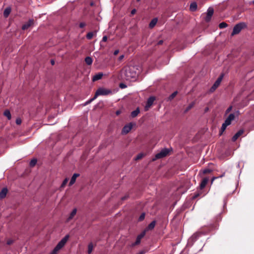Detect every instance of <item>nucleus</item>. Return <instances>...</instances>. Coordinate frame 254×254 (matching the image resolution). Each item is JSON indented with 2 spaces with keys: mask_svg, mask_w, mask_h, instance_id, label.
I'll return each instance as SVG.
<instances>
[{
  "mask_svg": "<svg viewBox=\"0 0 254 254\" xmlns=\"http://www.w3.org/2000/svg\"><path fill=\"white\" fill-rule=\"evenodd\" d=\"M158 19L157 18H154L151 20L149 23V26L150 28H153L157 22Z\"/></svg>",
  "mask_w": 254,
  "mask_h": 254,
  "instance_id": "24",
  "label": "nucleus"
},
{
  "mask_svg": "<svg viewBox=\"0 0 254 254\" xmlns=\"http://www.w3.org/2000/svg\"><path fill=\"white\" fill-rule=\"evenodd\" d=\"M244 133L243 129H240L235 135L232 137V140L233 142L236 141L239 136H240Z\"/></svg>",
  "mask_w": 254,
  "mask_h": 254,
  "instance_id": "14",
  "label": "nucleus"
},
{
  "mask_svg": "<svg viewBox=\"0 0 254 254\" xmlns=\"http://www.w3.org/2000/svg\"><path fill=\"white\" fill-rule=\"evenodd\" d=\"M209 108L208 107L205 108V112H206L208 111Z\"/></svg>",
  "mask_w": 254,
  "mask_h": 254,
  "instance_id": "57",
  "label": "nucleus"
},
{
  "mask_svg": "<svg viewBox=\"0 0 254 254\" xmlns=\"http://www.w3.org/2000/svg\"><path fill=\"white\" fill-rule=\"evenodd\" d=\"M235 114L234 113L230 114L228 118H226L224 123L228 126L231 124V122L235 119Z\"/></svg>",
  "mask_w": 254,
  "mask_h": 254,
  "instance_id": "13",
  "label": "nucleus"
},
{
  "mask_svg": "<svg viewBox=\"0 0 254 254\" xmlns=\"http://www.w3.org/2000/svg\"><path fill=\"white\" fill-rule=\"evenodd\" d=\"M116 114L117 115H119L120 114V111H117Z\"/></svg>",
  "mask_w": 254,
  "mask_h": 254,
  "instance_id": "58",
  "label": "nucleus"
},
{
  "mask_svg": "<svg viewBox=\"0 0 254 254\" xmlns=\"http://www.w3.org/2000/svg\"><path fill=\"white\" fill-rule=\"evenodd\" d=\"M85 26V24L84 22H81L79 23V27L80 28H83Z\"/></svg>",
  "mask_w": 254,
  "mask_h": 254,
  "instance_id": "49",
  "label": "nucleus"
},
{
  "mask_svg": "<svg viewBox=\"0 0 254 254\" xmlns=\"http://www.w3.org/2000/svg\"><path fill=\"white\" fill-rule=\"evenodd\" d=\"M144 156V154L143 153H140L137 155L135 157V160H138L142 159Z\"/></svg>",
  "mask_w": 254,
  "mask_h": 254,
  "instance_id": "32",
  "label": "nucleus"
},
{
  "mask_svg": "<svg viewBox=\"0 0 254 254\" xmlns=\"http://www.w3.org/2000/svg\"><path fill=\"white\" fill-rule=\"evenodd\" d=\"M232 106H230L226 110V112H225V114H227L228 113H229L231 110H232Z\"/></svg>",
  "mask_w": 254,
  "mask_h": 254,
  "instance_id": "47",
  "label": "nucleus"
},
{
  "mask_svg": "<svg viewBox=\"0 0 254 254\" xmlns=\"http://www.w3.org/2000/svg\"><path fill=\"white\" fill-rule=\"evenodd\" d=\"M51 63L52 65H54L55 64V61L53 60H51Z\"/></svg>",
  "mask_w": 254,
  "mask_h": 254,
  "instance_id": "56",
  "label": "nucleus"
},
{
  "mask_svg": "<svg viewBox=\"0 0 254 254\" xmlns=\"http://www.w3.org/2000/svg\"><path fill=\"white\" fill-rule=\"evenodd\" d=\"M85 62L87 65H90L92 64V58L90 57H87L85 59Z\"/></svg>",
  "mask_w": 254,
  "mask_h": 254,
  "instance_id": "27",
  "label": "nucleus"
},
{
  "mask_svg": "<svg viewBox=\"0 0 254 254\" xmlns=\"http://www.w3.org/2000/svg\"><path fill=\"white\" fill-rule=\"evenodd\" d=\"M3 115L5 116L8 120H10L11 118L10 112L8 110H6L4 111Z\"/></svg>",
  "mask_w": 254,
  "mask_h": 254,
  "instance_id": "26",
  "label": "nucleus"
},
{
  "mask_svg": "<svg viewBox=\"0 0 254 254\" xmlns=\"http://www.w3.org/2000/svg\"><path fill=\"white\" fill-rule=\"evenodd\" d=\"M163 40H160L159 41H158V42H157L155 44V46H159V45H162L163 43Z\"/></svg>",
  "mask_w": 254,
  "mask_h": 254,
  "instance_id": "44",
  "label": "nucleus"
},
{
  "mask_svg": "<svg viewBox=\"0 0 254 254\" xmlns=\"http://www.w3.org/2000/svg\"><path fill=\"white\" fill-rule=\"evenodd\" d=\"M37 162V159L36 158H33L32 159L30 163H29V166L31 167H33L35 166V165L36 164Z\"/></svg>",
  "mask_w": 254,
  "mask_h": 254,
  "instance_id": "29",
  "label": "nucleus"
},
{
  "mask_svg": "<svg viewBox=\"0 0 254 254\" xmlns=\"http://www.w3.org/2000/svg\"><path fill=\"white\" fill-rule=\"evenodd\" d=\"M58 250L55 247L54 250L49 254H57Z\"/></svg>",
  "mask_w": 254,
  "mask_h": 254,
  "instance_id": "43",
  "label": "nucleus"
},
{
  "mask_svg": "<svg viewBox=\"0 0 254 254\" xmlns=\"http://www.w3.org/2000/svg\"><path fill=\"white\" fill-rule=\"evenodd\" d=\"M217 88H218V87H216V86L213 84V85L212 86V87L210 88V89L209 90L210 92H211V93L213 92Z\"/></svg>",
  "mask_w": 254,
  "mask_h": 254,
  "instance_id": "41",
  "label": "nucleus"
},
{
  "mask_svg": "<svg viewBox=\"0 0 254 254\" xmlns=\"http://www.w3.org/2000/svg\"><path fill=\"white\" fill-rule=\"evenodd\" d=\"M225 173H223L221 175L219 176V177H213L211 179V184L213 183V182L216 179L219 178H222L225 176Z\"/></svg>",
  "mask_w": 254,
  "mask_h": 254,
  "instance_id": "38",
  "label": "nucleus"
},
{
  "mask_svg": "<svg viewBox=\"0 0 254 254\" xmlns=\"http://www.w3.org/2000/svg\"><path fill=\"white\" fill-rule=\"evenodd\" d=\"M68 181V179L67 178H65L61 186V188H64L65 187V186L66 185L67 182Z\"/></svg>",
  "mask_w": 254,
  "mask_h": 254,
  "instance_id": "37",
  "label": "nucleus"
},
{
  "mask_svg": "<svg viewBox=\"0 0 254 254\" xmlns=\"http://www.w3.org/2000/svg\"><path fill=\"white\" fill-rule=\"evenodd\" d=\"M227 126H228V125L226 124V123H224L222 125V127H221V129H220V130L219 133V135L220 136H221L223 134V132L225 130Z\"/></svg>",
  "mask_w": 254,
  "mask_h": 254,
  "instance_id": "25",
  "label": "nucleus"
},
{
  "mask_svg": "<svg viewBox=\"0 0 254 254\" xmlns=\"http://www.w3.org/2000/svg\"><path fill=\"white\" fill-rule=\"evenodd\" d=\"M96 32H88L87 34V35H86L87 39H88V40L91 39L93 38L94 33L96 34Z\"/></svg>",
  "mask_w": 254,
  "mask_h": 254,
  "instance_id": "30",
  "label": "nucleus"
},
{
  "mask_svg": "<svg viewBox=\"0 0 254 254\" xmlns=\"http://www.w3.org/2000/svg\"><path fill=\"white\" fill-rule=\"evenodd\" d=\"M201 194H202V192L201 190H200V191L195 192L194 193V195L192 197V199H194L196 198L197 197L201 195Z\"/></svg>",
  "mask_w": 254,
  "mask_h": 254,
  "instance_id": "33",
  "label": "nucleus"
},
{
  "mask_svg": "<svg viewBox=\"0 0 254 254\" xmlns=\"http://www.w3.org/2000/svg\"><path fill=\"white\" fill-rule=\"evenodd\" d=\"M169 149L166 148H163L160 151V152L155 155L154 158L152 159L153 161H155L157 159H161L166 157L169 154Z\"/></svg>",
  "mask_w": 254,
  "mask_h": 254,
  "instance_id": "3",
  "label": "nucleus"
},
{
  "mask_svg": "<svg viewBox=\"0 0 254 254\" xmlns=\"http://www.w3.org/2000/svg\"><path fill=\"white\" fill-rule=\"evenodd\" d=\"M132 127V125L131 123H130L127 125H126L123 128L122 132L123 134H127L128 133Z\"/></svg>",
  "mask_w": 254,
  "mask_h": 254,
  "instance_id": "10",
  "label": "nucleus"
},
{
  "mask_svg": "<svg viewBox=\"0 0 254 254\" xmlns=\"http://www.w3.org/2000/svg\"><path fill=\"white\" fill-rule=\"evenodd\" d=\"M134 68L132 67H128L125 70V74L127 80H131L136 78L137 73L134 71Z\"/></svg>",
  "mask_w": 254,
  "mask_h": 254,
  "instance_id": "2",
  "label": "nucleus"
},
{
  "mask_svg": "<svg viewBox=\"0 0 254 254\" xmlns=\"http://www.w3.org/2000/svg\"><path fill=\"white\" fill-rule=\"evenodd\" d=\"M93 250V246L92 244H90L88 247V253L90 254Z\"/></svg>",
  "mask_w": 254,
  "mask_h": 254,
  "instance_id": "39",
  "label": "nucleus"
},
{
  "mask_svg": "<svg viewBox=\"0 0 254 254\" xmlns=\"http://www.w3.org/2000/svg\"><path fill=\"white\" fill-rule=\"evenodd\" d=\"M177 93H178V92L177 91H175L173 93H172L169 96L168 100L171 101L172 100H173L176 97V96L177 95Z\"/></svg>",
  "mask_w": 254,
  "mask_h": 254,
  "instance_id": "31",
  "label": "nucleus"
},
{
  "mask_svg": "<svg viewBox=\"0 0 254 254\" xmlns=\"http://www.w3.org/2000/svg\"><path fill=\"white\" fill-rule=\"evenodd\" d=\"M155 100V98L154 96H150L147 100L146 105L144 107V110L145 111L148 110L149 108L152 105L154 101Z\"/></svg>",
  "mask_w": 254,
  "mask_h": 254,
  "instance_id": "7",
  "label": "nucleus"
},
{
  "mask_svg": "<svg viewBox=\"0 0 254 254\" xmlns=\"http://www.w3.org/2000/svg\"><path fill=\"white\" fill-rule=\"evenodd\" d=\"M214 13V10L212 8L209 7L207 10V15L205 17V20L206 22H209L211 19V17Z\"/></svg>",
  "mask_w": 254,
  "mask_h": 254,
  "instance_id": "9",
  "label": "nucleus"
},
{
  "mask_svg": "<svg viewBox=\"0 0 254 254\" xmlns=\"http://www.w3.org/2000/svg\"><path fill=\"white\" fill-rule=\"evenodd\" d=\"M220 220V218H219V219H217V220L215 221V222L214 223L211 224L209 225L210 231H213V230H215L218 229V226H219L218 222Z\"/></svg>",
  "mask_w": 254,
  "mask_h": 254,
  "instance_id": "11",
  "label": "nucleus"
},
{
  "mask_svg": "<svg viewBox=\"0 0 254 254\" xmlns=\"http://www.w3.org/2000/svg\"><path fill=\"white\" fill-rule=\"evenodd\" d=\"M76 212H77L76 208H74L72 210L71 213H70L68 217L67 218V221H69L70 220H71L74 217V216L76 215Z\"/></svg>",
  "mask_w": 254,
  "mask_h": 254,
  "instance_id": "21",
  "label": "nucleus"
},
{
  "mask_svg": "<svg viewBox=\"0 0 254 254\" xmlns=\"http://www.w3.org/2000/svg\"><path fill=\"white\" fill-rule=\"evenodd\" d=\"M248 27V25L246 22H241L236 24L234 28L233 31L231 34L232 36L238 34L242 29L247 28Z\"/></svg>",
  "mask_w": 254,
  "mask_h": 254,
  "instance_id": "1",
  "label": "nucleus"
},
{
  "mask_svg": "<svg viewBox=\"0 0 254 254\" xmlns=\"http://www.w3.org/2000/svg\"><path fill=\"white\" fill-rule=\"evenodd\" d=\"M79 176H80L79 174L74 173L72 175V177H71V178L70 179V181L69 183V186H71L72 185H73L75 183V181H76V178L78 177H79Z\"/></svg>",
  "mask_w": 254,
  "mask_h": 254,
  "instance_id": "16",
  "label": "nucleus"
},
{
  "mask_svg": "<svg viewBox=\"0 0 254 254\" xmlns=\"http://www.w3.org/2000/svg\"><path fill=\"white\" fill-rule=\"evenodd\" d=\"M212 172V170L210 169H205L203 170V173L204 174H208Z\"/></svg>",
  "mask_w": 254,
  "mask_h": 254,
  "instance_id": "42",
  "label": "nucleus"
},
{
  "mask_svg": "<svg viewBox=\"0 0 254 254\" xmlns=\"http://www.w3.org/2000/svg\"><path fill=\"white\" fill-rule=\"evenodd\" d=\"M145 216V213L144 212L142 213L138 218V222L142 221L144 219Z\"/></svg>",
  "mask_w": 254,
  "mask_h": 254,
  "instance_id": "34",
  "label": "nucleus"
},
{
  "mask_svg": "<svg viewBox=\"0 0 254 254\" xmlns=\"http://www.w3.org/2000/svg\"><path fill=\"white\" fill-rule=\"evenodd\" d=\"M141 0H136L137 1H140Z\"/></svg>",
  "mask_w": 254,
  "mask_h": 254,
  "instance_id": "60",
  "label": "nucleus"
},
{
  "mask_svg": "<svg viewBox=\"0 0 254 254\" xmlns=\"http://www.w3.org/2000/svg\"><path fill=\"white\" fill-rule=\"evenodd\" d=\"M213 84L214 85L216 86V87H218V86L220 85V83H219V82H218L216 80Z\"/></svg>",
  "mask_w": 254,
  "mask_h": 254,
  "instance_id": "52",
  "label": "nucleus"
},
{
  "mask_svg": "<svg viewBox=\"0 0 254 254\" xmlns=\"http://www.w3.org/2000/svg\"><path fill=\"white\" fill-rule=\"evenodd\" d=\"M107 39H108L107 36H103L102 41L103 42H105L107 41Z\"/></svg>",
  "mask_w": 254,
  "mask_h": 254,
  "instance_id": "50",
  "label": "nucleus"
},
{
  "mask_svg": "<svg viewBox=\"0 0 254 254\" xmlns=\"http://www.w3.org/2000/svg\"><path fill=\"white\" fill-rule=\"evenodd\" d=\"M208 180L209 179L208 178H204L202 179L199 185V188L200 190H202L205 188L208 182Z\"/></svg>",
  "mask_w": 254,
  "mask_h": 254,
  "instance_id": "15",
  "label": "nucleus"
},
{
  "mask_svg": "<svg viewBox=\"0 0 254 254\" xmlns=\"http://www.w3.org/2000/svg\"><path fill=\"white\" fill-rule=\"evenodd\" d=\"M197 4L196 2H192L190 6V10L191 11L194 12L197 10Z\"/></svg>",
  "mask_w": 254,
  "mask_h": 254,
  "instance_id": "20",
  "label": "nucleus"
},
{
  "mask_svg": "<svg viewBox=\"0 0 254 254\" xmlns=\"http://www.w3.org/2000/svg\"><path fill=\"white\" fill-rule=\"evenodd\" d=\"M119 86L122 89L125 88L127 87L125 84L123 83H120Z\"/></svg>",
  "mask_w": 254,
  "mask_h": 254,
  "instance_id": "46",
  "label": "nucleus"
},
{
  "mask_svg": "<svg viewBox=\"0 0 254 254\" xmlns=\"http://www.w3.org/2000/svg\"><path fill=\"white\" fill-rule=\"evenodd\" d=\"M119 52V50H115L114 51V55H115V56L117 55L118 54Z\"/></svg>",
  "mask_w": 254,
  "mask_h": 254,
  "instance_id": "53",
  "label": "nucleus"
},
{
  "mask_svg": "<svg viewBox=\"0 0 254 254\" xmlns=\"http://www.w3.org/2000/svg\"><path fill=\"white\" fill-rule=\"evenodd\" d=\"M15 123L18 125H20L21 124V120L20 118H17L16 120Z\"/></svg>",
  "mask_w": 254,
  "mask_h": 254,
  "instance_id": "45",
  "label": "nucleus"
},
{
  "mask_svg": "<svg viewBox=\"0 0 254 254\" xmlns=\"http://www.w3.org/2000/svg\"><path fill=\"white\" fill-rule=\"evenodd\" d=\"M124 57V56L123 55H121L119 57V60H122Z\"/></svg>",
  "mask_w": 254,
  "mask_h": 254,
  "instance_id": "55",
  "label": "nucleus"
},
{
  "mask_svg": "<svg viewBox=\"0 0 254 254\" xmlns=\"http://www.w3.org/2000/svg\"><path fill=\"white\" fill-rule=\"evenodd\" d=\"M155 225L156 221L153 220L147 226V227L144 230H146V232L147 231L151 230L154 228Z\"/></svg>",
  "mask_w": 254,
  "mask_h": 254,
  "instance_id": "18",
  "label": "nucleus"
},
{
  "mask_svg": "<svg viewBox=\"0 0 254 254\" xmlns=\"http://www.w3.org/2000/svg\"><path fill=\"white\" fill-rule=\"evenodd\" d=\"M8 192V190L6 188H3L0 191V199H3L5 196Z\"/></svg>",
  "mask_w": 254,
  "mask_h": 254,
  "instance_id": "17",
  "label": "nucleus"
},
{
  "mask_svg": "<svg viewBox=\"0 0 254 254\" xmlns=\"http://www.w3.org/2000/svg\"><path fill=\"white\" fill-rule=\"evenodd\" d=\"M11 11V9L10 7H6L3 11V16L5 18L9 16Z\"/></svg>",
  "mask_w": 254,
  "mask_h": 254,
  "instance_id": "23",
  "label": "nucleus"
},
{
  "mask_svg": "<svg viewBox=\"0 0 254 254\" xmlns=\"http://www.w3.org/2000/svg\"><path fill=\"white\" fill-rule=\"evenodd\" d=\"M112 93V91L110 89H107L104 88H99L95 92L94 95V98H96L98 96L107 95L111 94Z\"/></svg>",
  "mask_w": 254,
  "mask_h": 254,
  "instance_id": "4",
  "label": "nucleus"
},
{
  "mask_svg": "<svg viewBox=\"0 0 254 254\" xmlns=\"http://www.w3.org/2000/svg\"><path fill=\"white\" fill-rule=\"evenodd\" d=\"M128 195L124 196L122 197V200H125L127 199L128 198Z\"/></svg>",
  "mask_w": 254,
  "mask_h": 254,
  "instance_id": "54",
  "label": "nucleus"
},
{
  "mask_svg": "<svg viewBox=\"0 0 254 254\" xmlns=\"http://www.w3.org/2000/svg\"><path fill=\"white\" fill-rule=\"evenodd\" d=\"M224 74L223 73H221L220 76H219V77L217 79L216 81H218V82H219V83H220L224 77Z\"/></svg>",
  "mask_w": 254,
  "mask_h": 254,
  "instance_id": "36",
  "label": "nucleus"
},
{
  "mask_svg": "<svg viewBox=\"0 0 254 254\" xmlns=\"http://www.w3.org/2000/svg\"><path fill=\"white\" fill-rule=\"evenodd\" d=\"M69 238V235H65L57 245L55 247L58 250H61L64 247Z\"/></svg>",
  "mask_w": 254,
  "mask_h": 254,
  "instance_id": "5",
  "label": "nucleus"
},
{
  "mask_svg": "<svg viewBox=\"0 0 254 254\" xmlns=\"http://www.w3.org/2000/svg\"><path fill=\"white\" fill-rule=\"evenodd\" d=\"M103 76V74L102 72H99L95 75H94L92 77L93 81H95L98 80L102 78Z\"/></svg>",
  "mask_w": 254,
  "mask_h": 254,
  "instance_id": "19",
  "label": "nucleus"
},
{
  "mask_svg": "<svg viewBox=\"0 0 254 254\" xmlns=\"http://www.w3.org/2000/svg\"><path fill=\"white\" fill-rule=\"evenodd\" d=\"M95 99H96V98H94V96L92 98H91V99H90L88 100V101H86V102L84 104V106H86V105H88V104H90L91 102H92L93 101H94Z\"/></svg>",
  "mask_w": 254,
  "mask_h": 254,
  "instance_id": "40",
  "label": "nucleus"
},
{
  "mask_svg": "<svg viewBox=\"0 0 254 254\" xmlns=\"http://www.w3.org/2000/svg\"><path fill=\"white\" fill-rule=\"evenodd\" d=\"M252 3H253V4H254V0H253V1H252Z\"/></svg>",
  "mask_w": 254,
  "mask_h": 254,
  "instance_id": "61",
  "label": "nucleus"
},
{
  "mask_svg": "<svg viewBox=\"0 0 254 254\" xmlns=\"http://www.w3.org/2000/svg\"><path fill=\"white\" fill-rule=\"evenodd\" d=\"M227 26H228V24L226 22H221L219 24V27L220 29H223V28H226Z\"/></svg>",
  "mask_w": 254,
  "mask_h": 254,
  "instance_id": "35",
  "label": "nucleus"
},
{
  "mask_svg": "<svg viewBox=\"0 0 254 254\" xmlns=\"http://www.w3.org/2000/svg\"><path fill=\"white\" fill-rule=\"evenodd\" d=\"M12 243H13V241H12V240H8V241H7V243H7V244L8 245H10L12 244Z\"/></svg>",
  "mask_w": 254,
  "mask_h": 254,
  "instance_id": "51",
  "label": "nucleus"
},
{
  "mask_svg": "<svg viewBox=\"0 0 254 254\" xmlns=\"http://www.w3.org/2000/svg\"><path fill=\"white\" fill-rule=\"evenodd\" d=\"M34 23L33 19H29L27 22L24 24L22 26V29L23 30L27 29L29 28Z\"/></svg>",
  "mask_w": 254,
  "mask_h": 254,
  "instance_id": "12",
  "label": "nucleus"
},
{
  "mask_svg": "<svg viewBox=\"0 0 254 254\" xmlns=\"http://www.w3.org/2000/svg\"><path fill=\"white\" fill-rule=\"evenodd\" d=\"M195 105L194 102H192L191 103H190L189 106L187 107L185 111V113H187L189 110H190Z\"/></svg>",
  "mask_w": 254,
  "mask_h": 254,
  "instance_id": "28",
  "label": "nucleus"
},
{
  "mask_svg": "<svg viewBox=\"0 0 254 254\" xmlns=\"http://www.w3.org/2000/svg\"><path fill=\"white\" fill-rule=\"evenodd\" d=\"M146 234V230H143L140 234H139L136 238V241L134 243L132 244V246H136L140 243L141 240L144 237Z\"/></svg>",
  "mask_w": 254,
  "mask_h": 254,
  "instance_id": "8",
  "label": "nucleus"
},
{
  "mask_svg": "<svg viewBox=\"0 0 254 254\" xmlns=\"http://www.w3.org/2000/svg\"><path fill=\"white\" fill-rule=\"evenodd\" d=\"M204 233L202 231H197L194 233L191 237L189 239L190 242L193 243L195 241H196L199 237L201 236L204 235Z\"/></svg>",
  "mask_w": 254,
  "mask_h": 254,
  "instance_id": "6",
  "label": "nucleus"
},
{
  "mask_svg": "<svg viewBox=\"0 0 254 254\" xmlns=\"http://www.w3.org/2000/svg\"><path fill=\"white\" fill-rule=\"evenodd\" d=\"M136 10L135 8L132 9L130 12V16H132L133 15H134L136 13Z\"/></svg>",
  "mask_w": 254,
  "mask_h": 254,
  "instance_id": "48",
  "label": "nucleus"
},
{
  "mask_svg": "<svg viewBox=\"0 0 254 254\" xmlns=\"http://www.w3.org/2000/svg\"><path fill=\"white\" fill-rule=\"evenodd\" d=\"M139 113L140 109L139 107H137L134 111L131 112L130 116L132 118H135L137 116Z\"/></svg>",
  "mask_w": 254,
  "mask_h": 254,
  "instance_id": "22",
  "label": "nucleus"
},
{
  "mask_svg": "<svg viewBox=\"0 0 254 254\" xmlns=\"http://www.w3.org/2000/svg\"><path fill=\"white\" fill-rule=\"evenodd\" d=\"M237 113H238V114H239V111H238L237 112Z\"/></svg>",
  "mask_w": 254,
  "mask_h": 254,
  "instance_id": "59",
  "label": "nucleus"
}]
</instances>
